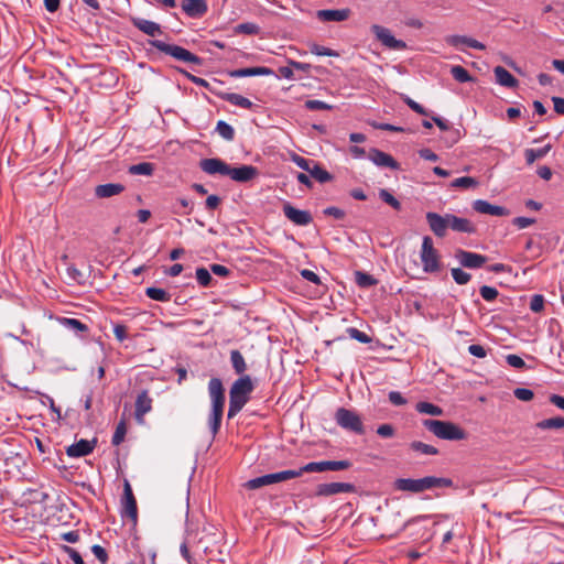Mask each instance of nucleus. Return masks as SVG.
<instances>
[{
    "mask_svg": "<svg viewBox=\"0 0 564 564\" xmlns=\"http://www.w3.org/2000/svg\"><path fill=\"white\" fill-rule=\"evenodd\" d=\"M208 393L212 401V411L208 416V426L215 437L221 426L225 408V388L219 378H212L208 382Z\"/></svg>",
    "mask_w": 564,
    "mask_h": 564,
    "instance_id": "1",
    "label": "nucleus"
},
{
    "mask_svg": "<svg viewBox=\"0 0 564 564\" xmlns=\"http://www.w3.org/2000/svg\"><path fill=\"white\" fill-rule=\"evenodd\" d=\"M453 486V480L445 477L426 476L419 479L412 478H398L393 482V487L399 491H406L411 494H421L434 488H449Z\"/></svg>",
    "mask_w": 564,
    "mask_h": 564,
    "instance_id": "2",
    "label": "nucleus"
},
{
    "mask_svg": "<svg viewBox=\"0 0 564 564\" xmlns=\"http://www.w3.org/2000/svg\"><path fill=\"white\" fill-rule=\"evenodd\" d=\"M254 387L249 376H242L237 379L229 391L228 419L235 417L249 401V394Z\"/></svg>",
    "mask_w": 564,
    "mask_h": 564,
    "instance_id": "3",
    "label": "nucleus"
},
{
    "mask_svg": "<svg viewBox=\"0 0 564 564\" xmlns=\"http://www.w3.org/2000/svg\"><path fill=\"white\" fill-rule=\"evenodd\" d=\"M423 426L441 440L463 441L467 438L466 431L451 421L426 419L423 420Z\"/></svg>",
    "mask_w": 564,
    "mask_h": 564,
    "instance_id": "4",
    "label": "nucleus"
},
{
    "mask_svg": "<svg viewBox=\"0 0 564 564\" xmlns=\"http://www.w3.org/2000/svg\"><path fill=\"white\" fill-rule=\"evenodd\" d=\"M151 46L155 47L160 52L172 56L176 61L187 63V64H194L200 66L203 64V58L195 55L194 53L189 52L188 50L175 45V44H167L160 40H153L149 42Z\"/></svg>",
    "mask_w": 564,
    "mask_h": 564,
    "instance_id": "5",
    "label": "nucleus"
},
{
    "mask_svg": "<svg viewBox=\"0 0 564 564\" xmlns=\"http://www.w3.org/2000/svg\"><path fill=\"white\" fill-rule=\"evenodd\" d=\"M420 258L424 272L434 273L441 269L440 254L434 248L433 240L430 236L423 238Z\"/></svg>",
    "mask_w": 564,
    "mask_h": 564,
    "instance_id": "6",
    "label": "nucleus"
},
{
    "mask_svg": "<svg viewBox=\"0 0 564 564\" xmlns=\"http://www.w3.org/2000/svg\"><path fill=\"white\" fill-rule=\"evenodd\" d=\"M336 423L344 430L352 432L357 435L365 433V426L360 416L352 410L338 408L335 413Z\"/></svg>",
    "mask_w": 564,
    "mask_h": 564,
    "instance_id": "7",
    "label": "nucleus"
},
{
    "mask_svg": "<svg viewBox=\"0 0 564 564\" xmlns=\"http://www.w3.org/2000/svg\"><path fill=\"white\" fill-rule=\"evenodd\" d=\"M297 477H299V473H294L293 469L282 470L279 473L267 474V475L250 479L247 482H245L243 486L247 489L256 490L263 486H269L272 484L285 481V480L297 478Z\"/></svg>",
    "mask_w": 564,
    "mask_h": 564,
    "instance_id": "8",
    "label": "nucleus"
},
{
    "mask_svg": "<svg viewBox=\"0 0 564 564\" xmlns=\"http://www.w3.org/2000/svg\"><path fill=\"white\" fill-rule=\"evenodd\" d=\"M371 32L376 39L382 43L386 47L395 51H403L406 48V43L402 40H397L388 28L373 24Z\"/></svg>",
    "mask_w": 564,
    "mask_h": 564,
    "instance_id": "9",
    "label": "nucleus"
},
{
    "mask_svg": "<svg viewBox=\"0 0 564 564\" xmlns=\"http://www.w3.org/2000/svg\"><path fill=\"white\" fill-rule=\"evenodd\" d=\"M122 505V517L129 518L133 523L138 520V507L137 500L132 492L131 485L128 480H124L123 484V496L121 500Z\"/></svg>",
    "mask_w": 564,
    "mask_h": 564,
    "instance_id": "10",
    "label": "nucleus"
},
{
    "mask_svg": "<svg viewBox=\"0 0 564 564\" xmlns=\"http://www.w3.org/2000/svg\"><path fill=\"white\" fill-rule=\"evenodd\" d=\"M457 261L467 269H478L487 263V257L480 253L458 249L455 252Z\"/></svg>",
    "mask_w": 564,
    "mask_h": 564,
    "instance_id": "11",
    "label": "nucleus"
},
{
    "mask_svg": "<svg viewBox=\"0 0 564 564\" xmlns=\"http://www.w3.org/2000/svg\"><path fill=\"white\" fill-rule=\"evenodd\" d=\"M448 219L449 214L440 215L434 212L426 213V221L430 226V229L438 238H443L446 236V231L449 228Z\"/></svg>",
    "mask_w": 564,
    "mask_h": 564,
    "instance_id": "12",
    "label": "nucleus"
},
{
    "mask_svg": "<svg viewBox=\"0 0 564 564\" xmlns=\"http://www.w3.org/2000/svg\"><path fill=\"white\" fill-rule=\"evenodd\" d=\"M284 216L296 226H307L313 221V217L308 210L297 209L289 202L283 205Z\"/></svg>",
    "mask_w": 564,
    "mask_h": 564,
    "instance_id": "13",
    "label": "nucleus"
},
{
    "mask_svg": "<svg viewBox=\"0 0 564 564\" xmlns=\"http://www.w3.org/2000/svg\"><path fill=\"white\" fill-rule=\"evenodd\" d=\"M355 490V486L349 482H328L319 484L316 487L315 495L318 497H330L341 492H354Z\"/></svg>",
    "mask_w": 564,
    "mask_h": 564,
    "instance_id": "14",
    "label": "nucleus"
},
{
    "mask_svg": "<svg viewBox=\"0 0 564 564\" xmlns=\"http://www.w3.org/2000/svg\"><path fill=\"white\" fill-rule=\"evenodd\" d=\"M229 166L225 161L217 158L203 159L199 162L202 171L209 175L220 174L228 176Z\"/></svg>",
    "mask_w": 564,
    "mask_h": 564,
    "instance_id": "15",
    "label": "nucleus"
},
{
    "mask_svg": "<svg viewBox=\"0 0 564 564\" xmlns=\"http://www.w3.org/2000/svg\"><path fill=\"white\" fill-rule=\"evenodd\" d=\"M182 10L192 19H200L207 13L208 4L206 0H183Z\"/></svg>",
    "mask_w": 564,
    "mask_h": 564,
    "instance_id": "16",
    "label": "nucleus"
},
{
    "mask_svg": "<svg viewBox=\"0 0 564 564\" xmlns=\"http://www.w3.org/2000/svg\"><path fill=\"white\" fill-rule=\"evenodd\" d=\"M368 158L377 166L390 167L392 170L399 169V163L393 159V156L379 149L371 148L368 152Z\"/></svg>",
    "mask_w": 564,
    "mask_h": 564,
    "instance_id": "17",
    "label": "nucleus"
},
{
    "mask_svg": "<svg viewBox=\"0 0 564 564\" xmlns=\"http://www.w3.org/2000/svg\"><path fill=\"white\" fill-rule=\"evenodd\" d=\"M258 169L252 165L229 166L228 176L239 183H247L258 175Z\"/></svg>",
    "mask_w": 564,
    "mask_h": 564,
    "instance_id": "18",
    "label": "nucleus"
},
{
    "mask_svg": "<svg viewBox=\"0 0 564 564\" xmlns=\"http://www.w3.org/2000/svg\"><path fill=\"white\" fill-rule=\"evenodd\" d=\"M152 410V399L147 390L141 391L135 400L134 416L138 423L144 422V415Z\"/></svg>",
    "mask_w": 564,
    "mask_h": 564,
    "instance_id": "19",
    "label": "nucleus"
},
{
    "mask_svg": "<svg viewBox=\"0 0 564 564\" xmlns=\"http://www.w3.org/2000/svg\"><path fill=\"white\" fill-rule=\"evenodd\" d=\"M473 209L479 214H486V215H492V216H509L510 210L502 207L492 205L487 200L484 199H477L473 203Z\"/></svg>",
    "mask_w": 564,
    "mask_h": 564,
    "instance_id": "20",
    "label": "nucleus"
},
{
    "mask_svg": "<svg viewBox=\"0 0 564 564\" xmlns=\"http://www.w3.org/2000/svg\"><path fill=\"white\" fill-rule=\"evenodd\" d=\"M96 443H97L96 440H93V441L80 440V441L76 442L75 444H72L70 446H68L66 449V454L69 457L87 456L94 451Z\"/></svg>",
    "mask_w": 564,
    "mask_h": 564,
    "instance_id": "21",
    "label": "nucleus"
},
{
    "mask_svg": "<svg viewBox=\"0 0 564 564\" xmlns=\"http://www.w3.org/2000/svg\"><path fill=\"white\" fill-rule=\"evenodd\" d=\"M445 42L451 45V46H454V47H460V45H466L468 47H471V48H475V50H485L486 46L485 44H482L481 42L473 39V37H468L466 35H448L445 37Z\"/></svg>",
    "mask_w": 564,
    "mask_h": 564,
    "instance_id": "22",
    "label": "nucleus"
},
{
    "mask_svg": "<svg viewBox=\"0 0 564 564\" xmlns=\"http://www.w3.org/2000/svg\"><path fill=\"white\" fill-rule=\"evenodd\" d=\"M132 25L150 36H156L162 33L160 24L142 18L132 17L130 19Z\"/></svg>",
    "mask_w": 564,
    "mask_h": 564,
    "instance_id": "23",
    "label": "nucleus"
},
{
    "mask_svg": "<svg viewBox=\"0 0 564 564\" xmlns=\"http://www.w3.org/2000/svg\"><path fill=\"white\" fill-rule=\"evenodd\" d=\"M449 229L456 232L464 234H475L476 226L467 218L457 217L453 214H449Z\"/></svg>",
    "mask_w": 564,
    "mask_h": 564,
    "instance_id": "24",
    "label": "nucleus"
},
{
    "mask_svg": "<svg viewBox=\"0 0 564 564\" xmlns=\"http://www.w3.org/2000/svg\"><path fill=\"white\" fill-rule=\"evenodd\" d=\"M317 18L323 22H340L345 21L350 15L349 9H335V10H318Z\"/></svg>",
    "mask_w": 564,
    "mask_h": 564,
    "instance_id": "25",
    "label": "nucleus"
},
{
    "mask_svg": "<svg viewBox=\"0 0 564 564\" xmlns=\"http://www.w3.org/2000/svg\"><path fill=\"white\" fill-rule=\"evenodd\" d=\"M124 191V186L120 183L100 184L95 187V196L98 198H109L120 195Z\"/></svg>",
    "mask_w": 564,
    "mask_h": 564,
    "instance_id": "26",
    "label": "nucleus"
},
{
    "mask_svg": "<svg viewBox=\"0 0 564 564\" xmlns=\"http://www.w3.org/2000/svg\"><path fill=\"white\" fill-rule=\"evenodd\" d=\"M273 74L274 72L271 68L263 66L238 68L229 73V75L235 78L251 76H269Z\"/></svg>",
    "mask_w": 564,
    "mask_h": 564,
    "instance_id": "27",
    "label": "nucleus"
},
{
    "mask_svg": "<svg viewBox=\"0 0 564 564\" xmlns=\"http://www.w3.org/2000/svg\"><path fill=\"white\" fill-rule=\"evenodd\" d=\"M496 80L499 85L508 88H514L518 86V79L502 66H496L494 68Z\"/></svg>",
    "mask_w": 564,
    "mask_h": 564,
    "instance_id": "28",
    "label": "nucleus"
},
{
    "mask_svg": "<svg viewBox=\"0 0 564 564\" xmlns=\"http://www.w3.org/2000/svg\"><path fill=\"white\" fill-rule=\"evenodd\" d=\"M217 96L225 100L230 102L231 105L245 108V109H251L253 107L252 101H250L248 98L236 94V93H219Z\"/></svg>",
    "mask_w": 564,
    "mask_h": 564,
    "instance_id": "29",
    "label": "nucleus"
},
{
    "mask_svg": "<svg viewBox=\"0 0 564 564\" xmlns=\"http://www.w3.org/2000/svg\"><path fill=\"white\" fill-rule=\"evenodd\" d=\"M155 166L150 162H141L138 164L130 165L128 173L131 175H144L151 176L154 173Z\"/></svg>",
    "mask_w": 564,
    "mask_h": 564,
    "instance_id": "30",
    "label": "nucleus"
},
{
    "mask_svg": "<svg viewBox=\"0 0 564 564\" xmlns=\"http://www.w3.org/2000/svg\"><path fill=\"white\" fill-rule=\"evenodd\" d=\"M308 173L313 178H315L319 183H327L334 178L333 175L325 169H323L317 162H314L312 164V167Z\"/></svg>",
    "mask_w": 564,
    "mask_h": 564,
    "instance_id": "31",
    "label": "nucleus"
},
{
    "mask_svg": "<svg viewBox=\"0 0 564 564\" xmlns=\"http://www.w3.org/2000/svg\"><path fill=\"white\" fill-rule=\"evenodd\" d=\"M551 150V144H546L541 149H527L524 151L525 161L528 164H533L538 159L545 156Z\"/></svg>",
    "mask_w": 564,
    "mask_h": 564,
    "instance_id": "32",
    "label": "nucleus"
},
{
    "mask_svg": "<svg viewBox=\"0 0 564 564\" xmlns=\"http://www.w3.org/2000/svg\"><path fill=\"white\" fill-rule=\"evenodd\" d=\"M355 282L359 288L367 289L370 286H373L378 283V280L373 278V275L362 272V271H356L355 272Z\"/></svg>",
    "mask_w": 564,
    "mask_h": 564,
    "instance_id": "33",
    "label": "nucleus"
},
{
    "mask_svg": "<svg viewBox=\"0 0 564 564\" xmlns=\"http://www.w3.org/2000/svg\"><path fill=\"white\" fill-rule=\"evenodd\" d=\"M145 295L158 302H169L171 300V294L163 289L150 286L145 289Z\"/></svg>",
    "mask_w": 564,
    "mask_h": 564,
    "instance_id": "34",
    "label": "nucleus"
},
{
    "mask_svg": "<svg viewBox=\"0 0 564 564\" xmlns=\"http://www.w3.org/2000/svg\"><path fill=\"white\" fill-rule=\"evenodd\" d=\"M410 448L413 452L419 453L421 455H437L438 454V449L436 447H434L433 445L425 444L421 441H413L410 444Z\"/></svg>",
    "mask_w": 564,
    "mask_h": 564,
    "instance_id": "35",
    "label": "nucleus"
},
{
    "mask_svg": "<svg viewBox=\"0 0 564 564\" xmlns=\"http://www.w3.org/2000/svg\"><path fill=\"white\" fill-rule=\"evenodd\" d=\"M294 473H299V477H301L304 473H324L326 471L325 460L322 462H311L299 469H293Z\"/></svg>",
    "mask_w": 564,
    "mask_h": 564,
    "instance_id": "36",
    "label": "nucleus"
},
{
    "mask_svg": "<svg viewBox=\"0 0 564 564\" xmlns=\"http://www.w3.org/2000/svg\"><path fill=\"white\" fill-rule=\"evenodd\" d=\"M536 427L540 430L564 429V417L555 416L542 420L536 423Z\"/></svg>",
    "mask_w": 564,
    "mask_h": 564,
    "instance_id": "37",
    "label": "nucleus"
},
{
    "mask_svg": "<svg viewBox=\"0 0 564 564\" xmlns=\"http://www.w3.org/2000/svg\"><path fill=\"white\" fill-rule=\"evenodd\" d=\"M230 361L232 365V368L235 369L236 373L241 375L246 371L247 365L245 361L243 356L239 350H231L230 351Z\"/></svg>",
    "mask_w": 564,
    "mask_h": 564,
    "instance_id": "38",
    "label": "nucleus"
},
{
    "mask_svg": "<svg viewBox=\"0 0 564 564\" xmlns=\"http://www.w3.org/2000/svg\"><path fill=\"white\" fill-rule=\"evenodd\" d=\"M416 411L420 412V413H423V414H429V415H434V416H440L443 414V410L433 404V403H430V402H419L416 404Z\"/></svg>",
    "mask_w": 564,
    "mask_h": 564,
    "instance_id": "39",
    "label": "nucleus"
},
{
    "mask_svg": "<svg viewBox=\"0 0 564 564\" xmlns=\"http://www.w3.org/2000/svg\"><path fill=\"white\" fill-rule=\"evenodd\" d=\"M216 131L227 141H232L235 139V130L226 121L219 120L216 126Z\"/></svg>",
    "mask_w": 564,
    "mask_h": 564,
    "instance_id": "40",
    "label": "nucleus"
},
{
    "mask_svg": "<svg viewBox=\"0 0 564 564\" xmlns=\"http://www.w3.org/2000/svg\"><path fill=\"white\" fill-rule=\"evenodd\" d=\"M126 434H127V423H126L124 419H121L119 421V423L117 424L116 431L112 435V440H111L112 445H115V446L120 445L123 442Z\"/></svg>",
    "mask_w": 564,
    "mask_h": 564,
    "instance_id": "41",
    "label": "nucleus"
},
{
    "mask_svg": "<svg viewBox=\"0 0 564 564\" xmlns=\"http://www.w3.org/2000/svg\"><path fill=\"white\" fill-rule=\"evenodd\" d=\"M62 324L70 329V330H74L76 333H86L88 332V326L84 323H82L79 319H76V318H67V317H64L62 319Z\"/></svg>",
    "mask_w": 564,
    "mask_h": 564,
    "instance_id": "42",
    "label": "nucleus"
},
{
    "mask_svg": "<svg viewBox=\"0 0 564 564\" xmlns=\"http://www.w3.org/2000/svg\"><path fill=\"white\" fill-rule=\"evenodd\" d=\"M451 74L458 83H468L473 80L468 70L459 65L453 66Z\"/></svg>",
    "mask_w": 564,
    "mask_h": 564,
    "instance_id": "43",
    "label": "nucleus"
},
{
    "mask_svg": "<svg viewBox=\"0 0 564 564\" xmlns=\"http://www.w3.org/2000/svg\"><path fill=\"white\" fill-rule=\"evenodd\" d=\"M477 185H478V181L471 176L458 177V178H455L451 183V187H459V188L476 187Z\"/></svg>",
    "mask_w": 564,
    "mask_h": 564,
    "instance_id": "44",
    "label": "nucleus"
},
{
    "mask_svg": "<svg viewBox=\"0 0 564 564\" xmlns=\"http://www.w3.org/2000/svg\"><path fill=\"white\" fill-rule=\"evenodd\" d=\"M308 47H310V52L317 56H334V57L339 56V54L336 51L325 47V46H322V45H318L316 43L310 44Z\"/></svg>",
    "mask_w": 564,
    "mask_h": 564,
    "instance_id": "45",
    "label": "nucleus"
},
{
    "mask_svg": "<svg viewBox=\"0 0 564 564\" xmlns=\"http://www.w3.org/2000/svg\"><path fill=\"white\" fill-rule=\"evenodd\" d=\"M379 197L393 209L400 210L401 203L387 189L382 188L379 191Z\"/></svg>",
    "mask_w": 564,
    "mask_h": 564,
    "instance_id": "46",
    "label": "nucleus"
},
{
    "mask_svg": "<svg viewBox=\"0 0 564 564\" xmlns=\"http://www.w3.org/2000/svg\"><path fill=\"white\" fill-rule=\"evenodd\" d=\"M451 273L454 281L459 285L467 284L471 279V275L462 270L460 268H453Z\"/></svg>",
    "mask_w": 564,
    "mask_h": 564,
    "instance_id": "47",
    "label": "nucleus"
},
{
    "mask_svg": "<svg viewBox=\"0 0 564 564\" xmlns=\"http://www.w3.org/2000/svg\"><path fill=\"white\" fill-rule=\"evenodd\" d=\"M196 279L197 282L205 288L208 286L213 280L210 271L203 267L196 269Z\"/></svg>",
    "mask_w": 564,
    "mask_h": 564,
    "instance_id": "48",
    "label": "nucleus"
},
{
    "mask_svg": "<svg viewBox=\"0 0 564 564\" xmlns=\"http://www.w3.org/2000/svg\"><path fill=\"white\" fill-rule=\"evenodd\" d=\"M304 106L307 110H311V111L333 109L332 105H328V104H326L322 100H317V99H308L305 101Z\"/></svg>",
    "mask_w": 564,
    "mask_h": 564,
    "instance_id": "49",
    "label": "nucleus"
},
{
    "mask_svg": "<svg viewBox=\"0 0 564 564\" xmlns=\"http://www.w3.org/2000/svg\"><path fill=\"white\" fill-rule=\"evenodd\" d=\"M236 31L242 34L257 35L260 32V28L256 23L246 22L238 24Z\"/></svg>",
    "mask_w": 564,
    "mask_h": 564,
    "instance_id": "50",
    "label": "nucleus"
},
{
    "mask_svg": "<svg viewBox=\"0 0 564 564\" xmlns=\"http://www.w3.org/2000/svg\"><path fill=\"white\" fill-rule=\"evenodd\" d=\"M326 471L327 470H346L351 466L349 460H325Z\"/></svg>",
    "mask_w": 564,
    "mask_h": 564,
    "instance_id": "51",
    "label": "nucleus"
},
{
    "mask_svg": "<svg viewBox=\"0 0 564 564\" xmlns=\"http://www.w3.org/2000/svg\"><path fill=\"white\" fill-rule=\"evenodd\" d=\"M402 100L414 112L421 116H429L427 110L423 106L411 99L409 96H403Z\"/></svg>",
    "mask_w": 564,
    "mask_h": 564,
    "instance_id": "52",
    "label": "nucleus"
},
{
    "mask_svg": "<svg viewBox=\"0 0 564 564\" xmlns=\"http://www.w3.org/2000/svg\"><path fill=\"white\" fill-rule=\"evenodd\" d=\"M347 333L350 336V338L356 339L359 343L369 344L371 341V338L366 333H364L355 327H349L347 329Z\"/></svg>",
    "mask_w": 564,
    "mask_h": 564,
    "instance_id": "53",
    "label": "nucleus"
},
{
    "mask_svg": "<svg viewBox=\"0 0 564 564\" xmlns=\"http://www.w3.org/2000/svg\"><path fill=\"white\" fill-rule=\"evenodd\" d=\"M479 292H480L481 297L487 302L495 301L499 295L497 289H495L492 286H488V285H482L480 288Z\"/></svg>",
    "mask_w": 564,
    "mask_h": 564,
    "instance_id": "54",
    "label": "nucleus"
},
{
    "mask_svg": "<svg viewBox=\"0 0 564 564\" xmlns=\"http://www.w3.org/2000/svg\"><path fill=\"white\" fill-rule=\"evenodd\" d=\"M514 397L520 401H531L534 397V393L532 390L527 388H517L513 391Z\"/></svg>",
    "mask_w": 564,
    "mask_h": 564,
    "instance_id": "55",
    "label": "nucleus"
},
{
    "mask_svg": "<svg viewBox=\"0 0 564 564\" xmlns=\"http://www.w3.org/2000/svg\"><path fill=\"white\" fill-rule=\"evenodd\" d=\"M544 308V297L540 294H535L531 297L530 310L534 313H539Z\"/></svg>",
    "mask_w": 564,
    "mask_h": 564,
    "instance_id": "56",
    "label": "nucleus"
},
{
    "mask_svg": "<svg viewBox=\"0 0 564 564\" xmlns=\"http://www.w3.org/2000/svg\"><path fill=\"white\" fill-rule=\"evenodd\" d=\"M293 162L299 166L301 167L302 170L306 171V172H310L311 167H312V164L315 162L313 160H307L303 156H300V155H294L293 156Z\"/></svg>",
    "mask_w": 564,
    "mask_h": 564,
    "instance_id": "57",
    "label": "nucleus"
},
{
    "mask_svg": "<svg viewBox=\"0 0 564 564\" xmlns=\"http://www.w3.org/2000/svg\"><path fill=\"white\" fill-rule=\"evenodd\" d=\"M323 214L326 215V216H332V217H334L336 219H339V220L344 219L345 216H346L345 210H343V209H340L338 207H335V206H329V207L325 208L323 210Z\"/></svg>",
    "mask_w": 564,
    "mask_h": 564,
    "instance_id": "58",
    "label": "nucleus"
},
{
    "mask_svg": "<svg viewBox=\"0 0 564 564\" xmlns=\"http://www.w3.org/2000/svg\"><path fill=\"white\" fill-rule=\"evenodd\" d=\"M91 552L101 562V564H106L108 562L107 551L101 545H93Z\"/></svg>",
    "mask_w": 564,
    "mask_h": 564,
    "instance_id": "59",
    "label": "nucleus"
},
{
    "mask_svg": "<svg viewBox=\"0 0 564 564\" xmlns=\"http://www.w3.org/2000/svg\"><path fill=\"white\" fill-rule=\"evenodd\" d=\"M506 360H507L508 365L513 368L522 369L525 367L524 360L518 355H508L506 357Z\"/></svg>",
    "mask_w": 564,
    "mask_h": 564,
    "instance_id": "60",
    "label": "nucleus"
},
{
    "mask_svg": "<svg viewBox=\"0 0 564 564\" xmlns=\"http://www.w3.org/2000/svg\"><path fill=\"white\" fill-rule=\"evenodd\" d=\"M377 434L381 437H392L394 435V427L391 424H381L377 429Z\"/></svg>",
    "mask_w": 564,
    "mask_h": 564,
    "instance_id": "61",
    "label": "nucleus"
},
{
    "mask_svg": "<svg viewBox=\"0 0 564 564\" xmlns=\"http://www.w3.org/2000/svg\"><path fill=\"white\" fill-rule=\"evenodd\" d=\"M513 225L517 226L519 229L527 228L535 223L534 218L529 217H516L512 220Z\"/></svg>",
    "mask_w": 564,
    "mask_h": 564,
    "instance_id": "62",
    "label": "nucleus"
},
{
    "mask_svg": "<svg viewBox=\"0 0 564 564\" xmlns=\"http://www.w3.org/2000/svg\"><path fill=\"white\" fill-rule=\"evenodd\" d=\"M389 401L397 406L406 404V399L398 391H391L389 393Z\"/></svg>",
    "mask_w": 564,
    "mask_h": 564,
    "instance_id": "63",
    "label": "nucleus"
},
{
    "mask_svg": "<svg viewBox=\"0 0 564 564\" xmlns=\"http://www.w3.org/2000/svg\"><path fill=\"white\" fill-rule=\"evenodd\" d=\"M65 552L75 564H85L82 555L75 549L65 546Z\"/></svg>",
    "mask_w": 564,
    "mask_h": 564,
    "instance_id": "64",
    "label": "nucleus"
}]
</instances>
